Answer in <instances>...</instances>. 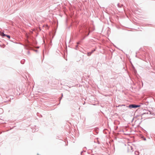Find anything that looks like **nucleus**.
Instances as JSON below:
<instances>
[{
  "label": "nucleus",
  "mask_w": 155,
  "mask_h": 155,
  "mask_svg": "<svg viewBox=\"0 0 155 155\" xmlns=\"http://www.w3.org/2000/svg\"><path fill=\"white\" fill-rule=\"evenodd\" d=\"M4 33L3 32H0V35L2 36H3V34Z\"/></svg>",
  "instance_id": "f03ea898"
},
{
  "label": "nucleus",
  "mask_w": 155,
  "mask_h": 155,
  "mask_svg": "<svg viewBox=\"0 0 155 155\" xmlns=\"http://www.w3.org/2000/svg\"><path fill=\"white\" fill-rule=\"evenodd\" d=\"M140 107V105H134V104L130 105L129 106V107L130 108H137V107Z\"/></svg>",
  "instance_id": "f257e3e1"
},
{
  "label": "nucleus",
  "mask_w": 155,
  "mask_h": 155,
  "mask_svg": "<svg viewBox=\"0 0 155 155\" xmlns=\"http://www.w3.org/2000/svg\"><path fill=\"white\" fill-rule=\"evenodd\" d=\"M6 35H5V34H4H4H3V35L2 37L6 36Z\"/></svg>",
  "instance_id": "20e7f679"
},
{
  "label": "nucleus",
  "mask_w": 155,
  "mask_h": 155,
  "mask_svg": "<svg viewBox=\"0 0 155 155\" xmlns=\"http://www.w3.org/2000/svg\"><path fill=\"white\" fill-rule=\"evenodd\" d=\"M6 36L7 38H9H9H10V36L9 35H6Z\"/></svg>",
  "instance_id": "7ed1b4c3"
}]
</instances>
